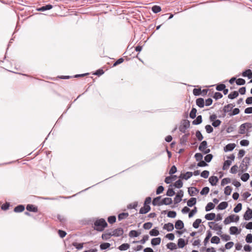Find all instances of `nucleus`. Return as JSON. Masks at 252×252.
Segmentation results:
<instances>
[{"label": "nucleus", "instance_id": "nucleus-1", "mask_svg": "<svg viewBox=\"0 0 252 252\" xmlns=\"http://www.w3.org/2000/svg\"><path fill=\"white\" fill-rule=\"evenodd\" d=\"M107 226V223L105 220L104 219H100L94 221V228L97 231H102Z\"/></svg>", "mask_w": 252, "mask_h": 252}, {"label": "nucleus", "instance_id": "nucleus-2", "mask_svg": "<svg viewBox=\"0 0 252 252\" xmlns=\"http://www.w3.org/2000/svg\"><path fill=\"white\" fill-rule=\"evenodd\" d=\"M250 158L248 157H245V158H243L242 162L240 165V168L242 172H245L247 170L248 165L250 164Z\"/></svg>", "mask_w": 252, "mask_h": 252}, {"label": "nucleus", "instance_id": "nucleus-3", "mask_svg": "<svg viewBox=\"0 0 252 252\" xmlns=\"http://www.w3.org/2000/svg\"><path fill=\"white\" fill-rule=\"evenodd\" d=\"M239 220V217L238 216H235L234 215H231L225 219L223 222L225 224H227L231 222L235 221L237 222Z\"/></svg>", "mask_w": 252, "mask_h": 252}, {"label": "nucleus", "instance_id": "nucleus-4", "mask_svg": "<svg viewBox=\"0 0 252 252\" xmlns=\"http://www.w3.org/2000/svg\"><path fill=\"white\" fill-rule=\"evenodd\" d=\"M208 225L210 228L221 232L222 227L218 223H215L214 222H208Z\"/></svg>", "mask_w": 252, "mask_h": 252}, {"label": "nucleus", "instance_id": "nucleus-5", "mask_svg": "<svg viewBox=\"0 0 252 252\" xmlns=\"http://www.w3.org/2000/svg\"><path fill=\"white\" fill-rule=\"evenodd\" d=\"M124 233L123 229L122 228H118L115 229L111 233L112 236L118 237L122 235Z\"/></svg>", "mask_w": 252, "mask_h": 252}, {"label": "nucleus", "instance_id": "nucleus-6", "mask_svg": "<svg viewBox=\"0 0 252 252\" xmlns=\"http://www.w3.org/2000/svg\"><path fill=\"white\" fill-rule=\"evenodd\" d=\"M252 218V210L248 208L244 215V219L248 220Z\"/></svg>", "mask_w": 252, "mask_h": 252}, {"label": "nucleus", "instance_id": "nucleus-7", "mask_svg": "<svg viewBox=\"0 0 252 252\" xmlns=\"http://www.w3.org/2000/svg\"><path fill=\"white\" fill-rule=\"evenodd\" d=\"M198 192L199 190L195 187H190L188 189V192L190 196L196 195Z\"/></svg>", "mask_w": 252, "mask_h": 252}, {"label": "nucleus", "instance_id": "nucleus-8", "mask_svg": "<svg viewBox=\"0 0 252 252\" xmlns=\"http://www.w3.org/2000/svg\"><path fill=\"white\" fill-rule=\"evenodd\" d=\"M236 145L234 143H230L224 147V151L225 152L232 151L235 147Z\"/></svg>", "mask_w": 252, "mask_h": 252}, {"label": "nucleus", "instance_id": "nucleus-9", "mask_svg": "<svg viewBox=\"0 0 252 252\" xmlns=\"http://www.w3.org/2000/svg\"><path fill=\"white\" fill-rule=\"evenodd\" d=\"M219 181V179L217 176H211L209 179V183L213 186H216Z\"/></svg>", "mask_w": 252, "mask_h": 252}, {"label": "nucleus", "instance_id": "nucleus-10", "mask_svg": "<svg viewBox=\"0 0 252 252\" xmlns=\"http://www.w3.org/2000/svg\"><path fill=\"white\" fill-rule=\"evenodd\" d=\"M192 175L193 173L191 172H187L185 174H181L179 178L187 180L190 178Z\"/></svg>", "mask_w": 252, "mask_h": 252}, {"label": "nucleus", "instance_id": "nucleus-11", "mask_svg": "<svg viewBox=\"0 0 252 252\" xmlns=\"http://www.w3.org/2000/svg\"><path fill=\"white\" fill-rule=\"evenodd\" d=\"M151 209V207L149 205H144V206L141 207L139 211V213L141 214H146Z\"/></svg>", "mask_w": 252, "mask_h": 252}, {"label": "nucleus", "instance_id": "nucleus-12", "mask_svg": "<svg viewBox=\"0 0 252 252\" xmlns=\"http://www.w3.org/2000/svg\"><path fill=\"white\" fill-rule=\"evenodd\" d=\"M26 209L28 211L30 212L36 213L38 211L37 207L32 204H28L27 206Z\"/></svg>", "mask_w": 252, "mask_h": 252}, {"label": "nucleus", "instance_id": "nucleus-13", "mask_svg": "<svg viewBox=\"0 0 252 252\" xmlns=\"http://www.w3.org/2000/svg\"><path fill=\"white\" fill-rule=\"evenodd\" d=\"M161 196H158L155 198L152 202V204L154 206H161L162 205L161 201H160Z\"/></svg>", "mask_w": 252, "mask_h": 252}, {"label": "nucleus", "instance_id": "nucleus-14", "mask_svg": "<svg viewBox=\"0 0 252 252\" xmlns=\"http://www.w3.org/2000/svg\"><path fill=\"white\" fill-rule=\"evenodd\" d=\"M163 228L168 231H171L174 229V225L173 223L168 222L164 225Z\"/></svg>", "mask_w": 252, "mask_h": 252}, {"label": "nucleus", "instance_id": "nucleus-15", "mask_svg": "<svg viewBox=\"0 0 252 252\" xmlns=\"http://www.w3.org/2000/svg\"><path fill=\"white\" fill-rule=\"evenodd\" d=\"M184 224L183 222L181 220H178L175 224V227L177 229H182L184 228Z\"/></svg>", "mask_w": 252, "mask_h": 252}, {"label": "nucleus", "instance_id": "nucleus-16", "mask_svg": "<svg viewBox=\"0 0 252 252\" xmlns=\"http://www.w3.org/2000/svg\"><path fill=\"white\" fill-rule=\"evenodd\" d=\"M196 105L200 108H203L204 106V100L202 98H198L196 100Z\"/></svg>", "mask_w": 252, "mask_h": 252}, {"label": "nucleus", "instance_id": "nucleus-17", "mask_svg": "<svg viewBox=\"0 0 252 252\" xmlns=\"http://www.w3.org/2000/svg\"><path fill=\"white\" fill-rule=\"evenodd\" d=\"M235 106V105L232 103L228 104L226 105H225L223 107V111L224 113L229 112L231 109H232Z\"/></svg>", "mask_w": 252, "mask_h": 252}, {"label": "nucleus", "instance_id": "nucleus-18", "mask_svg": "<svg viewBox=\"0 0 252 252\" xmlns=\"http://www.w3.org/2000/svg\"><path fill=\"white\" fill-rule=\"evenodd\" d=\"M161 242V239L159 237L153 238L151 240V244L152 246H157L160 244Z\"/></svg>", "mask_w": 252, "mask_h": 252}, {"label": "nucleus", "instance_id": "nucleus-19", "mask_svg": "<svg viewBox=\"0 0 252 252\" xmlns=\"http://www.w3.org/2000/svg\"><path fill=\"white\" fill-rule=\"evenodd\" d=\"M207 147V142L206 141H203L200 144L199 146V150L201 152H202L206 149Z\"/></svg>", "mask_w": 252, "mask_h": 252}, {"label": "nucleus", "instance_id": "nucleus-20", "mask_svg": "<svg viewBox=\"0 0 252 252\" xmlns=\"http://www.w3.org/2000/svg\"><path fill=\"white\" fill-rule=\"evenodd\" d=\"M162 205H170L172 203V200L171 198H164L161 200Z\"/></svg>", "mask_w": 252, "mask_h": 252}, {"label": "nucleus", "instance_id": "nucleus-21", "mask_svg": "<svg viewBox=\"0 0 252 252\" xmlns=\"http://www.w3.org/2000/svg\"><path fill=\"white\" fill-rule=\"evenodd\" d=\"M196 203V199L194 197L191 198L187 202V205L189 207H192Z\"/></svg>", "mask_w": 252, "mask_h": 252}, {"label": "nucleus", "instance_id": "nucleus-22", "mask_svg": "<svg viewBox=\"0 0 252 252\" xmlns=\"http://www.w3.org/2000/svg\"><path fill=\"white\" fill-rule=\"evenodd\" d=\"M228 206V203L227 202H222L218 206L217 209L218 210H224Z\"/></svg>", "mask_w": 252, "mask_h": 252}, {"label": "nucleus", "instance_id": "nucleus-23", "mask_svg": "<svg viewBox=\"0 0 252 252\" xmlns=\"http://www.w3.org/2000/svg\"><path fill=\"white\" fill-rule=\"evenodd\" d=\"M230 233L231 235L236 234L240 233V231H238V229L236 226H231L229 228Z\"/></svg>", "mask_w": 252, "mask_h": 252}, {"label": "nucleus", "instance_id": "nucleus-24", "mask_svg": "<svg viewBox=\"0 0 252 252\" xmlns=\"http://www.w3.org/2000/svg\"><path fill=\"white\" fill-rule=\"evenodd\" d=\"M216 217V215L215 213H212L209 214H207L205 216V218L209 220H212L215 219Z\"/></svg>", "mask_w": 252, "mask_h": 252}, {"label": "nucleus", "instance_id": "nucleus-25", "mask_svg": "<svg viewBox=\"0 0 252 252\" xmlns=\"http://www.w3.org/2000/svg\"><path fill=\"white\" fill-rule=\"evenodd\" d=\"M25 209V207L23 205H19L15 207L14 211L16 213H20L23 212Z\"/></svg>", "mask_w": 252, "mask_h": 252}, {"label": "nucleus", "instance_id": "nucleus-26", "mask_svg": "<svg viewBox=\"0 0 252 252\" xmlns=\"http://www.w3.org/2000/svg\"><path fill=\"white\" fill-rule=\"evenodd\" d=\"M202 116L201 115H199L197 117L196 119L192 122V124L194 125H199L202 123Z\"/></svg>", "mask_w": 252, "mask_h": 252}, {"label": "nucleus", "instance_id": "nucleus-27", "mask_svg": "<svg viewBox=\"0 0 252 252\" xmlns=\"http://www.w3.org/2000/svg\"><path fill=\"white\" fill-rule=\"evenodd\" d=\"M167 248L170 249V250H174L177 248V245L172 242H170L168 243L166 245Z\"/></svg>", "mask_w": 252, "mask_h": 252}, {"label": "nucleus", "instance_id": "nucleus-28", "mask_svg": "<svg viewBox=\"0 0 252 252\" xmlns=\"http://www.w3.org/2000/svg\"><path fill=\"white\" fill-rule=\"evenodd\" d=\"M130 246L127 243H124L120 246L118 249L120 251H126L129 248Z\"/></svg>", "mask_w": 252, "mask_h": 252}, {"label": "nucleus", "instance_id": "nucleus-29", "mask_svg": "<svg viewBox=\"0 0 252 252\" xmlns=\"http://www.w3.org/2000/svg\"><path fill=\"white\" fill-rule=\"evenodd\" d=\"M231 163L232 162L230 160H225L223 163L222 169L224 170L227 169L231 165Z\"/></svg>", "mask_w": 252, "mask_h": 252}, {"label": "nucleus", "instance_id": "nucleus-30", "mask_svg": "<svg viewBox=\"0 0 252 252\" xmlns=\"http://www.w3.org/2000/svg\"><path fill=\"white\" fill-rule=\"evenodd\" d=\"M239 93L238 92L234 91L228 94V97L230 99H233L237 97Z\"/></svg>", "mask_w": 252, "mask_h": 252}, {"label": "nucleus", "instance_id": "nucleus-31", "mask_svg": "<svg viewBox=\"0 0 252 252\" xmlns=\"http://www.w3.org/2000/svg\"><path fill=\"white\" fill-rule=\"evenodd\" d=\"M159 231L157 229V228H155L153 229H152L150 232H149V234L151 236H158L159 235Z\"/></svg>", "mask_w": 252, "mask_h": 252}, {"label": "nucleus", "instance_id": "nucleus-32", "mask_svg": "<svg viewBox=\"0 0 252 252\" xmlns=\"http://www.w3.org/2000/svg\"><path fill=\"white\" fill-rule=\"evenodd\" d=\"M215 205L213 203L209 202L207 204V205L205 207V211L206 212H208V211H210L211 210L214 209L215 208Z\"/></svg>", "mask_w": 252, "mask_h": 252}, {"label": "nucleus", "instance_id": "nucleus-33", "mask_svg": "<svg viewBox=\"0 0 252 252\" xmlns=\"http://www.w3.org/2000/svg\"><path fill=\"white\" fill-rule=\"evenodd\" d=\"M186 245L185 240L182 238H180L178 241V246L180 248H183Z\"/></svg>", "mask_w": 252, "mask_h": 252}, {"label": "nucleus", "instance_id": "nucleus-34", "mask_svg": "<svg viewBox=\"0 0 252 252\" xmlns=\"http://www.w3.org/2000/svg\"><path fill=\"white\" fill-rule=\"evenodd\" d=\"M202 220L200 219H196L193 223L192 226L194 228H198L199 224L201 223Z\"/></svg>", "mask_w": 252, "mask_h": 252}, {"label": "nucleus", "instance_id": "nucleus-35", "mask_svg": "<svg viewBox=\"0 0 252 252\" xmlns=\"http://www.w3.org/2000/svg\"><path fill=\"white\" fill-rule=\"evenodd\" d=\"M140 233H138L136 230H131L129 233L130 237H136L140 235Z\"/></svg>", "mask_w": 252, "mask_h": 252}, {"label": "nucleus", "instance_id": "nucleus-36", "mask_svg": "<svg viewBox=\"0 0 252 252\" xmlns=\"http://www.w3.org/2000/svg\"><path fill=\"white\" fill-rule=\"evenodd\" d=\"M211 242L212 244H218L220 242V239L218 236H213L211 239Z\"/></svg>", "mask_w": 252, "mask_h": 252}, {"label": "nucleus", "instance_id": "nucleus-37", "mask_svg": "<svg viewBox=\"0 0 252 252\" xmlns=\"http://www.w3.org/2000/svg\"><path fill=\"white\" fill-rule=\"evenodd\" d=\"M52 7H53V6L52 5L47 4V5H46L45 6H43L40 7V8H39L38 10L43 11L45 10L51 9V8H52Z\"/></svg>", "mask_w": 252, "mask_h": 252}, {"label": "nucleus", "instance_id": "nucleus-38", "mask_svg": "<svg viewBox=\"0 0 252 252\" xmlns=\"http://www.w3.org/2000/svg\"><path fill=\"white\" fill-rule=\"evenodd\" d=\"M232 189L230 186H226L224 189V194L226 195H229L232 191Z\"/></svg>", "mask_w": 252, "mask_h": 252}, {"label": "nucleus", "instance_id": "nucleus-39", "mask_svg": "<svg viewBox=\"0 0 252 252\" xmlns=\"http://www.w3.org/2000/svg\"><path fill=\"white\" fill-rule=\"evenodd\" d=\"M183 185V182L180 179L177 180L174 184V186L178 189L181 188Z\"/></svg>", "mask_w": 252, "mask_h": 252}, {"label": "nucleus", "instance_id": "nucleus-40", "mask_svg": "<svg viewBox=\"0 0 252 252\" xmlns=\"http://www.w3.org/2000/svg\"><path fill=\"white\" fill-rule=\"evenodd\" d=\"M110 247V244L108 243H103L100 245V248L101 250H106Z\"/></svg>", "mask_w": 252, "mask_h": 252}, {"label": "nucleus", "instance_id": "nucleus-41", "mask_svg": "<svg viewBox=\"0 0 252 252\" xmlns=\"http://www.w3.org/2000/svg\"><path fill=\"white\" fill-rule=\"evenodd\" d=\"M161 7L158 5H154L152 8V11L155 13H157L161 11Z\"/></svg>", "mask_w": 252, "mask_h": 252}, {"label": "nucleus", "instance_id": "nucleus-42", "mask_svg": "<svg viewBox=\"0 0 252 252\" xmlns=\"http://www.w3.org/2000/svg\"><path fill=\"white\" fill-rule=\"evenodd\" d=\"M128 216V214L127 213H122L118 215V218L119 220H122L126 218Z\"/></svg>", "mask_w": 252, "mask_h": 252}, {"label": "nucleus", "instance_id": "nucleus-43", "mask_svg": "<svg viewBox=\"0 0 252 252\" xmlns=\"http://www.w3.org/2000/svg\"><path fill=\"white\" fill-rule=\"evenodd\" d=\"M197 112V110L194 108H192L190 112V114H189V117L191 118V119H194L196 117V113Z\"/></svg>", "mask_w": 252, "mask_h": 252}, {"label": "nucleus", "instance_id": "nucleus-44", "mask_svg": "<svg viewBox=\"0 0 252 252\" xmlns=\"http://www.w3.org/2000/svg\"><path fill=\"white\" fill-rule=\"evenodd\" d=\"M231 180L229 178H225L223 179L221 182V185L224 186L225 185L230 183Z\"/></svg>", "mask_w": 252, "mask_h": 252}, {"label": "nucleus", "instance_id": "nucleus-45", "mask_svg": "<svg viewBox=\"0 0 252 252\" xmlns=\"http://www.w3.org/2000/svg\"><path fill=\"white\" fill-rule=\"evenodd\" d=\"M149 236L148 235H144L143 237V238L140 241H136V242H133V243H138V242H140L141 243V244H144L149 239Z\"/></svg>", "mask_w": 252, "mask_h": 252}, {"label": "nucleus", "instance_id": "nucleus-46", "mask_svg": "<svg viewBox=\"0 0 252 252\" xmlns=\"http://www.w3.org/2000/svg\"><path fill=\"white\" fill-rule=\"evenodd\" d=\"M209 187H204L202 189L201 191H200V194L201 195H206L209 192Z\"/></svg>", "mask_w": 252, "mask_h": 252}, {"label": "nucleus", "instance_id": "nucleus-47", "mask_svg": "<svg viewBox=\"0 0 252 252\" xmlns=\"http://www.w3.org/2000/svg\"><path fill=\"white\" fill-rule=\"evenodd\" d=\"M247 129L243 124L239 127V133L240 134H245L246 132Z\"/></svg>", "mask_w": 252, "mask_h": 252}, {"label": "nucleus", "instance_id": "nucleus-48", "mask_svg": "<svg viewBox=\"0 0 252 252\" xmlns=\"http://www.w3.org/2000/svg\"><path fill=\"white\" fill-rule=\"evenodd\" d=\"M249 178H250L249 174L248 173H246L243 174L242 175L241 179L243 181L246 182L248 180Z\"/></svg>", "mask_w": 252, "mask_h": 252}, {"label": "nucleus", "instance_id": "nucleus-49", "mask_svg": "<svg viewBox=\"0 0 252 252\" xmlns=\"http://www.w3.org/2000/svg\"><path fill=\"white\" fill-rule=\"evenodd\" d=\"M242 205L241 203H238L234 208V212L235 213H238L239 212H240L242 209Z\"/></svg>", "mask_w": 252, "mask_h": 252}, {"label": "nucleus", "instance_id": "nucleus-50", "mask_svg": "<svg viewBox=\"0 0 252 252\" xmlns=\"http://www.w3.org/2000/svg\"><path fill=\"white\" fill-rule=\"evenodd\" d=\"M153 226V223L151 222H146V223H145L144 224H143V228L145 229H150Z\"/></svg>", "mask_w": 252, "mask_h": 252}, {"label": "nucleus", "instance_id": "nucleus-51", "mask_svg": "<svg viewBox=\"0 0 252 252\" xmlns=\"http://www.w3.org/2000/svg\"><path fill=\"white\" fill-rule=\"evenodd\" d=\"M195 135L198 141H201L203 139V136L200 131H196Z\"/></svg>", "mask_w": 252, "mask_h": 252}, {"label": "nucleus", "instance_id": "nucleus-52", "mask_svg": "<svg viewBox=\"0 0 252 252\" xmlns=\"http://www.w3.org/2000/svg\"><path fill=\"white\" fill-rule=\"evenodd\" d=\"M72 245L74 246L77 249L80 250L82 249L83 247V243H73Z\"/></svg>", "mask_w": 252, "mask_h": 252}, {"label": "nucleus", "instance_id": "nucleus-53", "mask_svg": "<svg viewBox=\"0 0 252 252\" xmlns=\"http://www.w3.org/2000/svg\"><path fill=\"white\" fill-rule=\"evenodd\" d=\"M194 158L196 161H199L202 160L203 156L201 153H196L194 155Z\"/></svg>", "mask_w": 252, "mask_h": 252}, {"label": "nucleus", "instance_id": "nucleus-54", "mask_svg": "<svg viewBox=\"0 0 252 252\" xmlns=\"http://www.w3.org/2000/svg\"><path fill=\"white\" fill-rule=\"evenodd\" d=\"M176 216V213L173 211H169L167 214V217L171 218H174Z\"/></svg>", "mask_w": 252, "mask_h": 252}, {"label": "nucleus", "instance_id": "nucleus-55", "mask_svg": "<svg viewBox=\"0 0 252 252\" xmlns=\"http://www.w3.org/2000/svg\"><path fill=\"white\" fill-rule=\"evenodd\" d=\"M205 129L208 133L212 132L214 130L213 127L209 125H207L205 126Z\"/></svg>", "mask_w": 252, "mask_h": 252}, {"label": "nucleus", "instance_id": "nucleus-56", "mask_svg": "<svg viewBox=\"0 0 252 252\" xmlns=\"http://www.w3.org/2000/svg\"><path fill=\"white\" fill-rule=\"evenodd\" d=\"M213 97L216 99L218 100L222 97V94L219 92H216L215 93Z\"/></svg>", "mask_w": 252, "mask_h": 252}, {"label": "nucleus", "instance_id": "nucleus-57", "mask_svg": "<svg viewBox=\"0 0 252 252\" xmlns=\"http://www.w3.org/2000/svg\"><path fill=\"white\" fill-rule=\"evenodd\" d=\"M236 83L238 85H243L245 84L246 81L242 78H239L236 80Z\"/></svg>", "mask_w": 252, "mask_h": 252}, {"label": "nucleus", "instance_id": "nucleus-58", "mask_svg": "<svg viewBox=\"0 0 252 252\" xmlns=\"http://www.w3.org/2000/svg\"><path fill=\"white\" fill-rule=\"evenodd\" d=\"M116 218L114 216H112L108 218V221L109 223L112 224L116 221Z\"/></svg>", "mask_w": 252, "mask_h": 252}, {"label": "nucleus", "instance_id": "nucleus-59", "mask_svg": "<svg viewBox=\"0 0 252 252\" xmlns=\"http://www.w3.org/2000/svg\"><path fill=\"white\" fill-rule=\"evenodd\" d=\"M246 241L248 243H252V234H248L246 236Z\"/></svg>", "mask_w": 252, "mask_h": 252}, {"label": "nucleus", "instance_id": "nucleus-60", "mask_svg": "<svg viewBox=\"0 0 252 252\" xmlns=\"http://www.w3.org/2000/svg\"><path fill=\"white\" fill-rule=\"evenodd\" d=\"M213 155L212 154H208L205 157L204 159L206 162H209L211 161Z\"/></svg>", "mask_w": 252, "mask_h": 252}, {"label": "nucleus", "instance_id": "nucleus-61", "mask_svg": "<svg viewBox=\"0 0 252 252\" xmlns=\"http://www.w3.org/2000/svg\"><path fill=\"white\" fill-rule=\"evenodd\" d=\"M209 175V172L207 170H204L201 173V176L204 178H207Z\"/></svg>", "mask_w": 252, "mask_h": 252}, {"label": "nucleus", "instance_id": "nucleus-62", "mask_svg": "<svg viewBox=\"0 0 252 252\" xmlns=\"http://www.w3.org/2000/svg\"><path fill=\"white\" fill-rule=\"evenodd\" d=\"M112 236L111 232L103 234L102 235V238L105 240L109 239Z\"/></svg>", "mask_w": 252, "mask_h": 252}, {"label": "nucleus", "instance_id": "nucleus-63", "mask_svg": "<svg viewBox=\"0 0 252 252\" xmlns=\"http://www.w3.org/2000/svg\"><path fill=\"white\" fill-rule=\"evenodd\" d=\"M175 194V192L172 189H168L166 195L168 196H172Z\"/></svg>", "mask_w": 252, "mask_h": 252}, {"label": "nucleus", "instance_id": "nucleus-64", "mask_svg": "<svg viewBox=\"0 0 252 252\" xmlns=\"http://www.w3.org/2000/svg\"><path fill=\"white\" fill-rule=\"evenodd\" d=\"M221 124V121L220 120H216L213 121L212 126L214 127L219 126Z\"/></svg>", "mask_w": 252, "mask_h": 252}]
</instances>
